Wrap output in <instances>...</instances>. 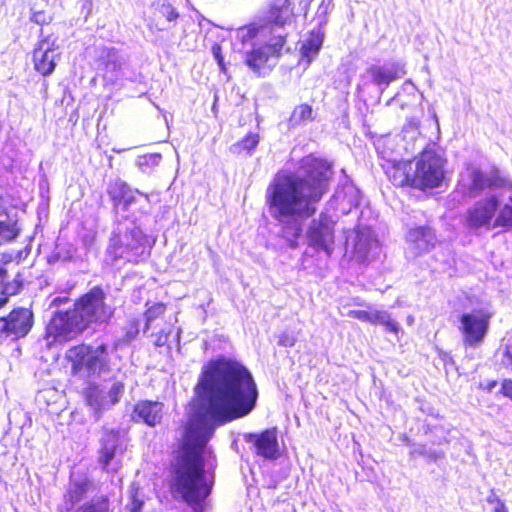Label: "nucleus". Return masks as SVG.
I'll use <instances>...</instances> for the list:
<instances>
[{"label": "nucleus", "instance_id": "nucleus-4", "mask_svg": "<svg viewBox=\"0 0 512 512\" xmlns=\"http://www.w3.org/2000/svg\"><path fill=\"white\" fill-rule=\"evenodd\" d=\"M108 347L102 343L97 347L79 343L69 347L64 354V364L69 367L71 376H78L83 370L88 374L108 371Z\"/></svg>", "mask_w": 512, "mask_h": 512}, {"label": "nucleus", "instance_id": "nucleus-46", "mask_svg": "<svg viewBox=\"0 0 512 512\" xmlns=\"http://www.w3.org/2000/svg\"><path fill=\"white\" fill-rule=\"evenodd\" d=\"M489 502H493V500L488 499ZM494 502L496 503L493 512H509L504 501L499 498H495Z\"/></svg>", "mask_w": 512, "mask_h": 512}, {"label": "nucleus", "instance_id": "nucleus-29", "mask_svg": "<svg viewBox=\"0 0 512 512\" xmlns=\"http://www.w3.org/2000/svg\"><path fill=\"white\" fill-rule=\"evenodd\" d=\"M314 120L315 116L312 107L309 104L303 103L293 109L288 121L290 126L295 127Z\"/></svg>", "mask_w": 512, "mask_h": 512}, {"label": "nucleus", "instance_id": "nucleus-52", "mask_svg": "<svg viewBox=\"0 0 512 512\" xmlns=\"http://www.w3.org/2000/svg\"><path fill=\"white\" fill-rule=\"evenodd\" d=\"M56 301H58V302H65V301H67V298H64V299L55 298V302Z\"/></svg>", "mask_w": 512, "mask_h": 512}, {"label": "nucleus", "instance_id": "nucleus-36", "mask_svg": "<svg viewBox=\"0 0 512 512\" xmlns=\"http://www.w3.org/2000/svg\"><path fill=\"white\" fill-rule=\"evenodd\" d=\"M157 13L159 14L160 17L166 19L169 22H174L180 17V14L177 11V9L173 7L170 3H162L161 5H159L157 8Z\"/></svg>", "mask_w": 512, "mask_h": 512}, {"label": "nucleus", "instance_id": "nucleus-17", "mask_svg": "<svg viewBox=\"0 0 512 512\" xmlns=\"http://www.w3.org/2000/svg\"><path fill=\"white\" fill-rule=\"evenodd\" d=\"M107 193L115 209L121 208L123 211L136 202V195H141L138 189H133L130 185L120 179L111 182L107 188Z\"/></svg>", "mask_w": 512, "mask_h": 512}, {"label": "nucleus", "instance_id": "nucleus-5", "mask_svg": "<svg viewBox=\"0 0 512 512\" xmlns=\"http://www.w3.org/2000/svg\"><path fill=\"white\" fill-rule=\"evenodd\" d=\"M446 159L433 149H424L415 162V190L427 192L446 183Z\"/></svg>", "mask_w": 512, "mask_h": 512}, {"label": "nucleus", "instance_id": "nucleus-8", "mask_svg": "<svg viewBox=\"0 0 512 512\" xmlns=\"http://www.w3.org/2000/svg\"><path fill=\"white\" fill-rule=\"evenodd\" d=\"M73 312L80 320V329H87L90 324L105 317L106 305L103 289L100 286H95L81 295L74 304Z\"/></svg>", "mask_w": 512, "mask_h": 512}, {"label": "nucleus", "instance_id": "nucleus-16", "mask_svg": "<svg viewBox=\"0 0 512 512\" xmlns=\"http://www.w3.org/2000/svg\"><path fill=\"white\" fill-rule=\"evenodd\" d=\"M366 71L370 82L380 88H387L405 75L404 67L396 62L375 63L370 65Z\"/></svg>", "mask_w": 512, "mask_h": 512}, {"label": "nucleus", "instance_id": "nucleus-15", "mask_svg": "<svg viewBox=\"0 0 512 512\" xmlns=\"http://www.w3.org/2000/svg\"><path fill=\"white\" fill-rule=\"evenodd\" d=\"M245 440L253 447L257 456L265 460H276L280 457L277 428H267L258 433H248Z\"/></svg>", "mask_w": 512, "mask_h": 512}, {"label": "nucleus", "instance_id": "nucleus-19", "mask_svg": "<svg viewBox=\"0 0 512 512\" xmlns=\"http://www.w3.org/2000/svg\"><path fill=\"white\" fill-rule=\"evenodd\" d=\"M162 410V402L141 400L133 407L132 419L134 421H142L148 426L154 427L162 419Z\"/></svg>", "mask_w": 512, "mask_h": 512}, {"label": "nucleus", "instance_id": "nucleus-27", "mask_svg": "<svg viewBox=\"0 0 512 512\" xmlns=\"http://www.w3.org/2000/svg\"><path fill=\"white\" fill-rule=\"evenodd\" d=\"M141 331L143 332L141 318L136 316L128 317L122 328V343L129 344L133 342L139 337Z\"/></svg>", "mask_w": 512, "mask_h": 512}, {"label": "nucleus", "instance_id": "nucleus-7", "mask_svg": "<svg viewBox=\"0 0 512 512\" xmlns=\"http://www.w3.org/2000/svg\"><path fill=\"white\" fill-rule=\"evenodd\" d=\"M491 319L492 314L484 308L473 309L460 315L458 330L465 348H478L483 344L490 329Z\"/></svg>", "mask_w": 512, "mask_h": 512}, {"label": "nucleus", "instance_id": "nucleus-24", "mask_svg": "<svg viewBox=\"0 0 512 512\" xmlns=\"http://www.w3.org/2000/svg\"><path fill=\"white\" fill-rule=\"evenodd\" d=\"M322 44L323 33L315 30L310 31L300 48L301 59L308 64L311 63L321 50Z\"/></svg>", "mask_w": 512, "mask_h": 512}, {"label": "nucleus", "instance_id": "nucleus-55", "mask_svg": "<svg viewBox=\"0 0 512 512\" xmlns=\"http://www.w3.org/2000/svg\"><path fill=\"white\" fill-rule=\"evenodd\" d=\"M56 301H58V302H65V301H67V298H64V299L55 298V302Z\"/></svg>", "mask_w": 512, "mask_h": 512}, {"label": "nucleus", "instance_id": "nucleus-28", "mask_svg": "<svg viewBox=\"0 0 512 512\" xmlns=\"http://www.w3.org/2000/svg\"><path fill=\"white\" fill-rule=\"evenodd\" d=\"M146 309L144 311L145 322L143 324V333L147 332L152 323L164 316L167 310V304L164 302L146 303Z\"/></svg>", "mask_w": 512, "mask_h": 512}, {"label": "nucleus", "instance_id": "nucleus-26", "mask_svg": "<svg viewBox=\"0 0 512 512\" xmlns=\"http://www.w3.org/2000/svg\"><path fill=\"white\" fill-rule=\"evenodd\" d=\"M23 289L21 273H17L12 281L1 283L0 290V310L5 308L10 301V297L19 294Z\"/></svg>", "mask_w": 512, "mask_h": 512}, {"label": "nucleus", "instance_id": "nucleus-39", "mask_svg": "<svg viewBox=\"0 0 512 512\" xmlns=\"http://www.w3.org/2000/svg\"><path fill=\"white\" fill-rule=\"evenodd\" d=\"M211 51L213 53L214 58L216 59L221 71L225 72L226 67L224 63V58L222 55V47L219 43H213L211 47Z\"/></svg>", "mask_w": 512, "mask_h": 512}, {"label": "nucleus", "instance_id": "nucleus-51", "mask_svg": "<svg viewBox=\"0 0 512 512\" xmlns=\"http://www.w3.org/2000/svg\"><path fill=\"white\" fill-rule=\"evenodd\" d=\"M151 29H155L156 31H162L163 29L158 26V24H151Z\"/></svg>", "mask_w": 512, "mask_h": 512}, {"label": "nucleus", "instance_id": "nucleus-13", "mask_svg": "<svg viewBox=\"0 0 512 512\" xmlns=\"http://www.w3.org/2000/svg\"><path fill=\"white\" fill-rule=\"evenodd\" d=\"M84 330L80 329V320L76 314L69 311L56 312L46 328L47 335L59 342L73 340Z\"/></svg>", "mask_w": 512, "mask_h": 512}, {"label": "nucleus", "instance_id": "nucleus-3", "mask_svg": "<svg viewBox=\"0 0 512 512\" xmlns=\"http://www.w3.org/2000/svg\"><path fill=\"white\" fill-rule=\"evenodd\" d=\"M211 435L198 419H188L175 451L173 487L194 512L204 511V502L212 491V483L205 481L204 458Z\"/></svg>", "mask_w": 512, "mask_h": 512}, {"label": "nucleus", "instance_id": "nucleus-23", "mask_svg": "<svg viewBox=\"0 0 512 512\" xmlns=\"http://www.w3.org/2000/svg\"><path fill=\"white\" fill-rule=\"evenodd\" d=\"M90 489L89 480L77 481L70 486L63 496V510L62 512H69L77 503L85 498Z\"/></svg>", "mask_w": 512, "mask_h": 512}, {"label": "nucleus", "instance_id": "nucleus-1", "mask_svg": "<svg viewBox=\"0 0 512 512\" xmlns=\"http://www.w3.org/2000/svg\"><path fill=\"white\" fill-rule=\"evenodd\" d=\"M303 176L278 172L266 190V204L274 220L282 224L280 236L292 248L302 234L300 218L316 212V204L328 192L333 178V163L309 154L300 160Z\"/></svg>", "mask_w": 512, "mask_h": 512}, {"label": "nucleus", "instance_id": "nucleus-45", "mask_svg": "<svg viewBox=\"0 0 512 512\" xmlns=\"http://www.w3.org/2000/svg\"><path fill=\"white\" fill-rule=\"evenodd\" d=\"M505 363L512 370V344H506L503 349Z\"/></svg>", "mask_w": 512, "mask_h": 512}, {"label": "nucleus", "instance_id": "nucleus-54", "mask_svg": "<svg viewBox=\"0 0 512 512\" xmlns=\"http://www.w3.org/2000/svg\"><path fill=\"white\" fill-rule=\"evenodd\" d=\"M56 301H58V302H65V301H67V298H64V299L55 298V302Z\"/></svg>", "mask_w": 512, "mask_h": 512}, {"label": "nucleus", "instance_id": "nucleus-11", "mask_svg": "<svg viewBox=\"0 0 512 512\" xmlns=\"http://www.w3.org/2000/svg\"><path fill=\"white\" fill-rule=\"evenodd\" d=\"M499 210V199L495 195H489L477 201L468 208L465 214V224L469 228L479 229L481 227L493 228L492 221L495 220Z\"/></svg>", "mask_w": 512, "mask_h": 512}, {"label": "nucleus", "instance_id": "nucleus-48", "mask_svg": "<svg viewBox=\"0 0 512 512\" xmlns=\"http://www.w3.org/2000/svg\"><path fill=\"white\" fill-rule=\"evenodd\" d=\"M160 158V155H149L143 156L141 159V164H148L149 161H154L155 159Z\"/></svg>", "mask_w": 512, "mask_h": 512}, {"label": "nucleus", "instance_id": "nucleus-30", "mask_svg": "<svg viewBox=\"0 0 512 512\" xmlns=\"http://www.w3.org/2000/svg\"><path fill=\"white\" fill-rule=\"evenodd\" d=\"M259 144V135L257 133H248L241 140L234 143L230 150L235 155L251 154Z\"/></svg>", "mask_w": 512, "mask_h": 512}, {"label": "nucleus", "instance_id": "nucleus-44", "mask_svg": "<svg viewBox=\"0 0 512 512\" xmlns=\"http://www.w3.org/2000/svg\"><path fill=\"white\" fill-rule=\"evenodd\" d=\"M295 343V337L288 333L281 334L278 340V344L283 347H292L295 345Z\"/></svg>", "mask_w": 512, "mask_h": 512}, {"label": "nucleus", "instance_id": "nucleus-47", "mask_svg": "<svg viewBox=\"0 0 512 512\" xmlns=\"http://www.w3.org/2000/svg\"><path fill=\"white\" fill-rule=\"evenodd\" d=\"M122 389H123V385L121 383H116L112 387L110 393H111V395H113V403L118 401L117 396H118V394H120L122 392Z\"/></svg>", "mask_w": 512, "mask_h": 512}, {"label": "nucleus", "instance_id": "nucleus-42", "mask_svg": "<svg viewBox=\"0 0 512 512\" xmlns=\"http://www.w3.org/2000/svg\"><path fill=\"white\" fill-rule=\"evenodd\" d=\"M348 316L358 319L363 322L370 323V312L366 310H350Z\"/></svg>", "mask_w": 512, "mask_h": 512}, {"label": "nucleus", "instance_id": "nucleus-25", "mask_svg": "<svg viewBox=\"0 0 512 512\" xmlns=\"http://www.w3.org/2000/svg\"><path fill=\"white\" fill-rule=\"evenodd\" d=\"M408 236L411 242L422 245L424 248L433 247L436 239L434 230L429 226L411 228Z\"/></svg>", "mask_w": 512, "mask_h": 512}, {"label": "nucleus", "instance_id": "nucleus-34", "mask_svg": "<svg viewBox=\"0 0 512 512\" xmlns=\"http://www.w3.org/2000/svg\"><path fill=\"white\" fill-rule=\"evenodd\" d=\"M287 37V33L273 37L271 41L265 46L268 50L267 53L273 58H279L282 55L284 46L287 43Z\"/></svg>", "mask_w": 512, "mask_h": 512}, {"label": "nucleus", "instance_id": "nucleus-37", "mask_svg": "<svg viewBox=\"0 0 512 512\" xmlns=\"http://www.w3.org/2000/svg\"><path fill=\"white\" fill-rule=\"evenodd\" d=\"M154 336V346L155 347H163L168 344L170 331L161 329L160 331L153 334Z\"/></svg>", "mask_w": 512, "mask_h": 512}, {"label": "nucleus", "instance_id": "nucleus-41", "mask_svg": "<svg viewBox=\"0 0 512 512\" xmlns=\"http://www.w3.org/2000/svg\"><path fill=\"white\" fill-rule=\"evenodd\" d=\"M501 386L499 389V393L509 400L512 401V379L505 378L501 381Z\"/></svg>", "mask_w": 512, "mask_h": 512}, {"label": "nucleus", "instance_id": "nucleus-21", "mask_svg": "<svg viewBox=\"0 0 512 512\" xmlns=\"http://www.w3.org/2000/svg\"><path fill=\"white\" fill-rule=\"evenodd\" d=\"M118 439V433L111 430L105 434V437L100 442L98 462L105 472L113 471L116 473L119 470V465L114 469H110L109 467L110 462L114 459L117 452Z\"/></svg>", "mask_w": 512, "mask_h": 512}, {"label": "nucleus", "instance_id": "nucleus-6", "mask_svg": "<svg viewBox=\"0 0 512 512\" xmlns=\"http://www.w3.org/2000/svg\"><path fill=\"white\" fill-rule=\"evenodd\" d=\"M106 253L112 262L125 259L127 262L138 263L147 255L145 237L134 230L113 233Z\"/></svg>", "mask_w": 512, "mask_h": 512}, {"label": "nucleus", "instance_id": "nucleus-31", "mask_svg": "<svg viewBox=\"0 0 512 512\" xmlns=\"http://www.w3.org/2000/svg\"><path fill=\"white\" fill-rule=\"evenodd\" d=\"M21 233L17 220H0V245L13 242Z\"/></svg>", "mask_w": 512, "mask_h": 512}, {"label": "nucleus", "instance_id": "nucleus-18", "mask_svg": "<svg viewBox=\"0 0 512 512\" xmlns=\"http://www.w3.org/2000/svg\"><path fill=\"white\" fill-rule=\"evenodd\" d=\"M385 173L394 187L415 189L414 170L410 161L394 162L387 166Z\"/></svg>", "mask_w": 512, "mask_h": 512}, {"label": "nucleus", "instance_id": "nucleus-32", "mask_svg": "<svg viewBox=\"0 0 512 512\" xmlns=\"http://www.w3.org/2000/svg\"><path fill=\"white\" fill-rule=\"evenodd\" d=\"M98 61L106 71H116L121 67L117 52L113 48L104 49Z\"/></svg>", "mask_w": 512, "mask_h": 512}, {"label": "nucleus", "instance_id": "nucleus-49", "mask_svg": "<svg viewBox=\"0 0 512 512\" xmlns=\"http://www.w3.org/2000/svg\"><path fill=\"white\" fill-rule=\"evenodd\" d=\"M496 385H497V381H496V380H492V381H489V382L486 384V386H485V388H484V389H486L487 391H491L493 388H495V387H496Z\"/></svg>", "mask_w": 512, "mask_h": 512}, {"label": "nucleus", "instance_id": "nucleus-56", "mask_svg": "<svg viewBox=\"0 0 512 512\" xmlns=\"http://www.w3.org/2000/svg\"><path fill=\"white\" fill-rule=\"evenodd\" d=\"M56 301H58V302H65V301H67V298H64V299L55 298V302Z\"/></svg>", "mask_w": 512, "mask_h": 512}, {"label": "nucleus", "instance_id": "nucleus-53", "mask_svg": "<svg viewBox=\"0 0 512 512\" xmlns=\"http://www.w3.org/2000/svg\"><path fill=\"white\" fill-rule=\"evenodd\" d=\"M56 301H58V302H65V301H67V298H64V299L55 298V302Z\"/></svg>", "mask_w": 512, "mask_h": 512}, {"label": "nucleus", "instance_id": "nucleus-9", "mask_svg": "<svg viewBox=\"0 0 512 512\" xmlns=\"http://www.w3.org/2000/svg\"><path fill=\"white\" fill-rule=\"evenodd\" d=\"M34 326V313L30 308L16 307L0 317V344L7 339L26 337Z\"/></svg>", "mask_w": 512, "mask_h": 512}, {"label": "nucleus", "instance_id": "nucleus-10", "mask_svg": "<svg viewBox=\"0 0 512 512\" xmlns=\"http://www.w3.org/2000/svg\"><path fill=\"white\" fill-rule=\"evenodd\" d=\"M58 36L44 34V30H39V40L32 52L33 67L41 76L47 77L51 75L59 59V45L57 44Z\"/></svg>", "mask_w": 512, "mask_h": 512}, {"label": "nucleus", "instance_id": "nucleus-38", "mask_svg": "<svg viewBox=\"0 0 512 512\" xmlns=\"http://www.w3.org/2000/svg\"><path fill=\"white\" fill-rule=\"evenodd\" d=\"M12 255L10 253H2L0 256V280L1 283L3 280L8 277V270L5 268V265L12 261Z\"/></svg>", "mask_w": 512, "mask_h": 512}, {"label": "nucleus", "instance_id": "nucleus-2", "mask_svg": "<svg viewBox=\"0 0 512 512\" xmlns=\"http://www.w3.org/2000/svg\"><path fill=\"white\" fill-rule=\"evenodd\" d=\"M195 392L203 400L205 417L215 426L249 415L259 394L251 372L239 361L222 355L203 366Z\"/></svg>", "mask_w": 512, "mask_h": 512}, {"label": "nucleus", "instance_id": "nucleus-40", "mask_svg": "<svg viewBox=\"0 0 512 512\" xmlns=\"http://www.w3.org/2000/svg\"><path fill=\"white\" fill-rule=\"evenodd\" d=\"M381 325L385 327V330L387 332L393 333V334H399L401 331L400 325L393 319H391L390 315L387 314V318H384Z\"/></svg>", "mask_w": 512, "mask_h": 512}, {"label": "nucleus", "instance_id": "nucleus-50", "mask_svg": "<svg viewBox=\"0 0 512 512\" xmlns=\"http://www.w3.org/2000/svg\"><path fill=\"white\" fill-rule=\"evenodd\" d=\"M141 506H142L141 502L134 503L130 511L131 512H140Z\"/></svg>", "mask_w": 512, "mask_h": 512}, {"label": "nucleus", "instance_id": "nucleus-14", "mask_svg": "<svg viewBox=\"0 0 512 512\" xmlns=\"http://www.w3.org/2000/svg\"><path fill=\"white\" fill-rule=\"evenodd\" d=\"M335 222L326 214H320L317 220H314L308 229L307 236L309 245L324 250L328 255L332 253V244L334 243Z\"/></svg>", "mask_w": 512, "mask_h": 512}, {"label": "nucleus", "instance_id": "nucleus-43", "mask_svg": "<svg viewBox=\"0 0 512 512\" xmlns=\"http://www.w3.org/2000/svg\"><path fill=\"white\" fill-rule=\"evenodd\" d=\"M387 312L381 310H375L370 312V324L376 325L381 324L384 318H387Z\"/></svg>", "mask_w": 512, "mask_h": 512}, {"label": "nucleus", "instance_id": "nucleus-22", "mask_svg": "<svg viewBox=\"0 0 512 512\" xmlns=\"http://www.w3.org/2000/svg\"><path fill=\"white\" fill-rule=\"evenodd\" d=\"M269 57L264 47L252 48L246 54L245 63L258 77H264L273 69V65L269 64Z\"/></svg>", "mask_w": 512, "mask_h": 512}, {"label": "nucleus", "instance_id": "nucleus-35", "mask_svg": "<svg viewBox=\"0 0 512 512\" xmlns=\"http://www.w3.org/2000/svg\"><path fill=\"white\" fill-rule=\"evenodd\" d=\"M53 20V14L48 13L44 9H39L36 5L31 6L30 8V21L39 25L40 29L43 30L44 25H48Z\"/></svg>", "mask_w": 512, "mask_h": 512}, {"label": "nucleus", "instance_id": "nucleus-33", "mask_svg": "<svg viewBox=\"0 0 512 512\" xmlns=\"http://www.w3.org/2000/svg\"><path fill=\"white\" fill-rule=\"evenodd\" d=\"M497 212L498 214L493 221L492 227H501L504 229L512 228V204L503 205Z\"/></svg>", "mask_w": 512, "mask_h": 512}, {"label": "nucleus", "instance_id": "nucleus-20", "mask_svg": "<svg viewBox=\"0 0 512 512\" xmlns=\"http://www.w3.org/2000/svg\"><path fill=\"white\" fill-rule=\"evenodd\" d=\"M266 21L284 27L294 16L291 0H270L265 11Z\"/></svg>", "mask_w": 512, "mask_h": 512}, {"label": "nucleus", "instance_id": "nucleus-12", "mask_svg": "<svg viewBox=\"0 0 512 512\" xmlns=\"http://www.w3.org/2000/svg\"><path fill=\"white\" fill-rule=\"evenodd\" d=\"M470 176L471 183L468 193L471 197L486 189L512 188V181L496 165H491L487 173H484L479 168H473Z\"/></svg>", "mask_w": 512, "mask_h": 512}]
</instances>
